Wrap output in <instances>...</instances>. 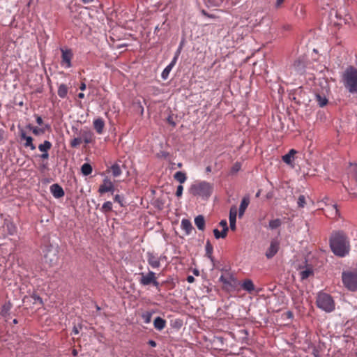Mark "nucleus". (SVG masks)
<instances>
[{
	"label": "nucleus",
	"mask_w": 357,
	"mask_h": 357,
	"mask_svg": "<svg viewBox=\"0 0 357 357\" xmlns=\"http://www.w3.org/2000/svg\"><path fill=\"white\" fill-rule=\"evenodd\" d=\"M330 247L333 252L340 257L348 255L350 250L349 241L342 231H337L332 234L330 238Z\"/></svg>",
	"instance_id": "1"
},
{
	"label": "nucleus",
	"mask_w": 357,
	"mask_h": 357,
	"mask_svg": "<svg viewBox=\"0 0 357 357\" xmlns=\"http://www.w3.org/2000/svg\"><path fill=\"white\" fill-rule=\"evenodd\" d=\"M189 190L194 196L208 199L213 191V185L206 181H197L191 185Z\"/></svg>",
	"instance_id": "2"
},
{
	"label": "nucleus",
	"mask_w": 357,
	"mask_h": 357,
	"mask_svg": "<svg viewBox=\"0 0 357 357\" xmlns=\"http://www.w3.org/2000/svg\"><path fill=\"white\" fill-rule=\"evenodd\" d=\"M343 84L351 93H357V69L348 67L342 75Z\"/></svg>",
	"instance_id": "3"
},
{
	"label": "nucleus",
	"mask_w": 357,
	"mask_h": 357,
	"mask_svg": "<svg viewBox=\"0 0 357 357\" xmlns=\"http://www.w3.org/2000/svg\"><path fill=\"white\" fill-rule=\"evenodd\" d=\"M317 307L320 309L331 312L335 309V303L332 297L326 293H319L317 298Z\"/></svg>",
	"instance_id": "4"
},
{
	"label": "nucleus",
	"mask_w": 357,
	"mask_h": 357,
	"mask_svg": "<svg viewBox=\"0 0 357 357\" xmlns=\"http://www.w3.org/2000/svg\"><path fill=\"white\" fill-rule=\"evenodd\" d=\"M139 275H140L139 282L142 286L153 285L158 290H160V283L158 281L155 273L149 271L148 273L142 272Z\"/></svg>",
	"instance_id": "5"
},
{
	"label": "nucleus",
	"mask_w": 357,
	"mask_h": 357,
	"mask_svg": "<svg viewBox=\"0 0 357 357\" xmlns=\"http://www.w3.org/2000/svg\"><path fill=\"white\" fill-rule=\"evenodd\" d=\"M342 282L351 291L357 290V272H344L342 273Z\"/></svg>",
	"instance_id": "6"
},
{
	"label": "nucleus",
	"mask_w": 357,
	"mask_h": 357,
	"mask_svg": "<svg viewBox=\"0 0 357 357\" xmlns=\"http://www.w3.org/2000/svg\"><path fill=\"white\" fill-rule=\"evenodd\" d=\"M220 282H221L224 285V289L229 291L232 289H235L237 284V280L230 274L227 275H222L219 278Z\"/></svg>",
	"instance_id": "7"
},
{
	"label": "nucleus",
	"mask_w": 357,
	"mask_h": 357,
	"mask_svg": "<svg viewBox=\"0 0 357 357\" xmlns=\"http://www.w3.org/2000/svg\"><path fill=\"white\" fill-rule=\"evenodd\" d=\"M61 65L65 68H69L72 66L71 60L73 58V53L70 49H61Z\"/></svg>",
	"instance_id": "8"
},
{
	"label": "nucleus",
	"mask_w": 357,
	"mask_h": 357,
	"mask_svg": "<svg viewBox=\"0 0 357 357\" xmlns=\"http://www.w3.org/2000/svg\"><path fill=\"white\" fill-rule=\"evenodd\" d=\"M165 258V256H158L153 252H148L146 253V259L149 265L153 268H158L160 267V261Z\"/></svg>",
	"instance_id": "9"
},
{
	"label": "nucleus",
	"mask_w": 357,
	"mask_h": 357,
	"mask_svg": "<svg viewBox=\"0 0 357 357\" xmlns=\"http://www.w3.org/2000/svg\"><path fill=\"white\" fill-rule=\"evenodd\" d=\"M37 126L33 129V134L39 132L44 133L50 131V126L48 123L45 122L43 119L38 115H35Z\"/></svg>",
	"instance_id": "10"
},
{
	"label": "nucleus",
	"mask_w": 357,
	"mask_h": 357,
	"mask_svg": "<svg viewBox=\"0 0 357 357\" xmlns=\"http://www.w3.org/2000/svg\"><path fill=\"white\" fill-rule=\"evenodd\" d=\"M329 198L325 197L322 202L326 204V205L328 206L327 212L329 213V215L332 218H337L339 216V211L337 209L336 204H333L332 203H329Z\"/></svg>",
	"instance_id": "11"
},
{
	"label": "nucleus",
	"mask_w": 357,
	"mask_h": 357,
	"mask_svg": "<svg viewBox=\"0 0 357 357\" xmlns=\"http://www.w3.org/2000/svg\"><path fill=\"white\" fill-rule=\"evenodd\" d=\"M278 250L279 242L276 240H273L271 241L270 247L266 250L265 255L268 259H271L277 254Z\"/></svg>",
	"instance_id": "12"
},
{
	"label": "nucleus",
	"mask_w": 357,
	"mask_h": 357,
	"mask_svg": "<svg viewBox=\"0 0 357 357\" xmlns=\"http://www.w3.org/2000/svg\"><path fill=\"white\" fill-rule=\"evenodd\" d=\"M114 191V185L112 182L109 179H104L102 184H101L99 187L98 192L100 194H103L107 192H112Z\"/></svg>",
	"instance_id": "13"
},
{
	"label": "nucleus",
	"mask_w": 357,
	"mask_h": 357,
	"mask_svg": "<svg viewBox=\"0 0 357 357\" xmlns=\"http://www.w3.org/2000/svg\"><path fill=\"white\" fill-rule=\"evenodd\" d=\"M237 215V209L235 206L231 207L229 211V227L232 231L236 230V221Z\"/></svg>",
	"instance_id": "14"
},
{
	"label": "nucleus",
	"mask_w": 357,
	"mask_h": 357,
	"mask_svg": "<svg viewBox=\"0 0 357 357\" xmlns=\"http://www.w3.org/2000/svg\"><path fill=\"white\" fill-rule=\"evenodd\" d=\"M50 191L55 198H61L64 196L65 193L63 188L57 183L50 186Z\"/></svg>",
	"instance_id": "15"
},
{
	"label": "nucleus",
	"mask_w": 357,
	"mask_h": 357,
	"mask_svg": "<svg viewBox=\"0 0 357 357\" xmlns=\"http://www.w3.org/2000/svg\"><path fill=\"white\" fill-rule=\"evenodd\" d=\"M249 204H250V199H249V197H244L242 199L241 204H240V206H239V210H238V216H239V218H241L244 215V213H245L246 208H248Z\"/></svg>",
	"instance_id": "16"
},
{
	"label": "nucleus",
	"mask_w": 357,
	"mask_h": 357,
	"mask_svg": "<svg viewBox=\"0 0 357 357\" xmlns=\"http://www.w3.org/2000/svg\"><path fill=\"white\" fill-rule=\"evenodd\" d=\"M296 153L297 151L295 149H291L287 154L282 156L283 162L287 165H292Z\"/></svg>",
	"instance_id": "17"
},
{
	"label": "nucleus",
	"mask_w": 357,
	"mask_h": 357,
	"mask_svg": "<svg viewBox=\"0 0 357 357\" xmlns=\"http://www.w3.org/2000/svg\"><path fill=\"white\" fill-rule=\"evenodd\" d=\"M181 227L185 231L186 235H189L193 229L191 222L188 219H183L181 220Z\"/></svg>",
	"instance_id": "18"
},
{
	"label": "nucleus",
	"mask_w": 357,
	"mask_h": 357,
	"mask_svg": "<svg viewBox=\"0 0 357 357\" xmlns=\"http://www.w3.org/2000/svg\"><path fill=\"white\" fill-rule=\"evenodd\" d=\"M12 307L13 305L10 301L6 302L0 307V314L3 317H6L8 315H9Z\"/></svg>",
	"instance_id": "19"
},
{
	"label": "nucleus",
	"mask_w": 357,
	"mask_h": 357,
	"mask_svg": "<svg viewBox=\"0 0 357 357\" xmlns=\"http://www.w3.org/2000/svg\"><path fill=\"white\" fill-rule=\"evenodd\" d=\"M241 287L243 290L249 292V293H251L252 291H253L255 290V285H254V283L253 282L250 280V279H246L242 283H241Z\"/></svg>",
	"instance_id": "20"
},
{
	"label": "nucleus",
	"mask_w": 357,
	"mask_h": 357,
	"mask_svg": "<svg viewBox=\"0 0 357 357\" xmlns=\"http://www.w3.org/2000/svg\"><path fill=\"white\" fill-rule=\"evenodd\" d=\"M293 68L297 73L302 74L305 70V63L302 60L298 59L294 61Z\"/></svg>",
	"instance_id": "21"
},
{
	"label": "nucleus",
	"mask_w": 357,
	"mask_h": 357,
	"mask_svg": "<svg viewBox=\"0 0 357 357\" xmlns=\"http://www.w3.org/2000/svg\"><path fill=\"white\" fill-rule=\"evenodd\" d=\"M153 326L157 330L162 331L166 326V321L162 318L158 317L154 319Z\"/></svg>",
	"instance_id": "22"
},
{
	"label": "nucleus",
	"mask_w": 357,
	"mask_h": 357,
	"mask_svg": "<svg viewBox=\"0 0 357 357\" xmlns=\"http://www.w3.org/2000/svg\"><path fill=\"white\" fill-rule=\"evenodd\" d=\"M195 224L200 231H204L205 229V220L203 215H199L195 218Z\"/></svg>",
	"instance_id": "23"
},
{
	"label": "nucleus",
	"mask_w": 357,
	"mask_h": 357,
	"mask_svg": "<svg viewBox=\"0 0 357 357\" xmlns=\"http://www.w3.org/2000/svg\"><path fill=\"white\" fill-rule=\"evenodd\" d=\"M21 142L25 141L24 146L30 147L31 150H34L36 149L35 145L33 144V139L29 135H21Z\"/></svg>",
	"instance_id": "24"
},
{
	"label": "nucleus",
	"mask_w": 357,
	"mask_h": 357,
	"mask_svg": "<svg viewBox=\"0 0 357 357\" xmlns=\"http://www.w3.org/2000/svg\"><path fill=\"white\" fill-rule=\"evenodd\" d=\"M104 126L105 123L102 119L99 118L94 120L93 127L97 132L101 133L103 131Z\"/></svg>",
	"instance_id": "25"
},
{
	"label": "nucleus",
	"mask_w": 357,
	"mask_h": 357,
	"mask_svg": "<svg viewBox=\"0 0 357 357\" xmlns=\"http://www.w3.org/2000/svg\"><path fill=\"white\" fill-rule=\"evenodd\" d=\"M68 87L64 84H61L58 88V96L61 98H65L67 96Z\"/></svg>",
	"instance_id": "26"
},
{
	"label": "nucleus",
	"mask_w": 357,
	"mask_h": 357,
	"mask_svg": "<svg viewBox=\"0 0 357 357\" xmlns=\"http://www.w3.org/2000/svg\"><path fill=\"white\" fill-rule=\"evenodd\" d=\"M174 178L182 184L187 180L186 174L183 172H177L174 174Z\"/></svg>",
	"instance_id": "27"
},
{
	"label": "nucleus",
	"mask_w": 357,
	"mask_h": 357,
	"mask_svg": "<svg viewBox=\"0 0 357 357\" xmlns=\"http://www.w3.org/2000/svg\"><path fill=\"white\" fill-rule=\"evenodd\" d=\"M316 101L321 107L326 106L328 103V99L320 94H316Z\"/></svg>",
	"instance_id": "28"
},
{
	"label": "nucleus",
	"mask_w": 357,
	"mask_h": 357,
	"mask_svg": "<svg viewBox=\"0 0 357 357\" xmlns=\"http://www.w3.org/2000/svg\"><path fill=\"white\" fill-rule=\"evenodd\" d=\"M81 172L83 175L88 176L92 172V167L89 163H84L82 165L81 167Z\"/></svg>",
	"instance_id": "29"
},
{
	"label": "nucleus",
	"mask_w": 357,
	"mask_h": 357,
	"mask_svg": "<svg viewBox=\"0 0 357 357\" xmlns=\"http://www.w3.org/2000/svg\"><path fill=\"white\" fill-rule=\"evenodd\" d=\"M312 275H313V270L310 267L306 268L305 270L302 271L300 273L301 280H305V279L308 278Z\"/></svg>",
	"instance_id": "30"
},
{
	"label": "nucleus",
	"mask_w": 357,
	"mask_h": 357,
	"mask_svg": "<svg viewBox=\"0 0 357 357\" xmlns=\"http://www.w3.org/2000/svg\"><path fill=\"white\" fill-rule=\"evenodd\" d=\"M52 147V143L49 141H45L38 146V149L41 152H47Z\"/></svg>",
	"instance_id": "31"
},
{
	"label": "nucleus",
	"mask_w": 357,
	"mask_h": 357,
	"mask_svg": "<svg viewBox=\"0 0 357 357\" xmlns=\"http://www.w3.org/2000/svg\"><path fill=\"white\" fill-rule=\"evenodd\" d=\"M281 225H282L281 220L279 218H277V219L271 220L269 222L268 226L271 229H275L280 227L281 226Z\"/></svg>",
	"instance_id": "32"
},
{
	"label": "nucleus",
	"mask_w": 357,
	"mask_h": 357,
	"mask_svg": "<svg viewBox=\"0 0 357 357\" xmlns=\"http://www.w3.org/2000/svg\"><path fill=\"white\" fill-rule=\"evenodd\" d=\"M111 170L112 172V175L115 177L120 176L122 172L120 166L118 164H114L111 167Z\"/></svg>",
	"instance_id": "33"
},
{
	"label": "nucleus",
	"mask_w": 357,
	"mask_h": 357,
	"mask_svg": "<svg viewBox=\"0 0 357 357\" xmlns=\"http://www.w3.org/2000/svg\"><path fill=\"white\" fill-rule=\"evenodd\" d=\"M213 234H214L215 238L217 239H219L220 238H225L227 235V232L225 231H223V230L220 232L218 229H214Z\"/></svg>",
	"instance_id": "34"
},
{
	"label": "nucleus",
	"mask_w": 357,
	"mask_h": 357,
	"mask_svg": "<svg viewBox=\"0 0 357 357\" xmlns=\"http://www.w3.org/2000/svg\"><path fill=\"white\" fill-rule=\"evenodd\" d=\"M112 210V203L109 201L105 202L101 208L103 213H108Z\"/></svg>",
	"instance_id": "35"
},
{
	"label": "nucleus",
	"mask_w": 357,
	"mask_h": 357,
	"mask_svg": "<svg viewBox=\"0 0 357 357\" xmlns=\"http://www.w3.org/2000/svg\"><path fill=\"white\" fill-rule=\"evenodd\" d=\"M151 317H152V313L150 312H145L142 315V317L146 324H149L151 322Z\"/></svg>",
	"instance_id": "36"
},
{
	"label": "nucleus",
	"mask_w": 357,
	"mask_h": 357,
	"mask_svg": "<svg viewBox=\"0 0 357 357\" xmlns=\"http://www.w3.org/2000/svg\"><path fill=\"white\" fill-rule=\"evenodd\" d=\"M82 142V139L81 137L74 138L70 142V145H71L72 147H77L78 146L80 145Z\"/></svg>",
	"instance_id": "37"
},
{
	"label": "nucleus",
	"mask_w": 357,
	"mask_h": 357,
	"mask_svg": "<svg viewBox=\"0 0 357 357\" xmlns=\"http://www.w3.org/2000/svg\"><path fill=\"white\" fill-rule=\"evenodd\" d=\"M298 206L299 207L303 208L305 205V197L304 195H300L297 202Z\"/></svg>",
	"instance_id": "38"
},
{
	"label": "nucleus",
	"mask_w": 357,
	"mask_h": 357,
	"mask_svg": "<svg viewBox=\"0 0 357 357\" xmlns=\"http://www.w3.org/2000/svg\"><path fill=\"white\" fill-rule=\"evenodd\" d=\"M206 255L209 257H211V255L213 252V246L208 241L206 243Z\"/></svg>",
	"instance_id": "39"
},
{
	"label": "nucleus",
	"mask_w": 357,
	"mask_h": 357,
	"mask_svg": "<svg viewBox=\"0 0 357 357\" xmlns=\"http://www.w3.org/2000/svg\"><path fill=\"white\" fill-rule=\"evenodd\" d=\"M220 227L222 228L223 231H228L229 228L227 226V222L226 220H222L219 223Z\"/></svg>",
	"instance_id": "40"
},
{
	"label": "nucleus",
	"mask_w": 357,
	"mask_h": 357,
	"mask_svg": "<svg viewBox=\"0 0 357 357\" xmlns=\"http://www.w3.org/2000/svg\"><path fill=\"white\" fill-rule=\"evenodd\" d=\"M241 169V165L238 162L235 163L231 167V172L232 174L237 172Z\"/></svg>",
	"instance_id": "41"
},
{
	"label": "nucleus",
	"mask_w": 357,
	"mask_h": 357,
	"mask_svg": "<svg viewBox=\"0 0 357 357\" xmlns=\"http://www.w3.org/2000/svg\"><path fill=\"white\" fill-rule=\"evenodd\" d=\"M183 187L182 185H179L177 187L176 192V196L178 197H181L183 194Z\"/></svg>",
	"instance_id": "42"
},
{
	"label": "nucleus",
	"mask_w": 357,
	"mask_h": 357,
	"mask_svg": "<svg viewBox=\"0 0 357 357\" xmlns=\"http://www.w3.org/2000/svg\"><path fill=\"white\" fill-rule=\"evenodd\" d=\"M170 71H171V70H170L169 69L168 70V68H165L163 70L162 73V77L163 79H167V77H168V75H169V73H170Z\"/></svg>",
	"instance_id": "43"
},
{
	"label": "nucleus",
	"mask_w": 357,
	"mask_h": 357,
	"mask_svg": "<svg viewBox=\"0 0 357 357\" xmlns=\"http://www.w3.org/2000/svg\"><path fill=\"white\" fill-rule=\"evenodd\" d=\"M174 119H176V118L174 116H169L167 119V122L169 123V125H171L173 127L175 126V125H176V123L174 122Z\"/></svg>",
	"instance_id": "44"
},
{
	"label": "nucleus",
	"mask_w": 357,
	"mask_h": 357,
	"mask_svg": "<svg viewBox=\"0 0 357 357\" xmlns=\"http://www.w3.org/2000/svg\"><path fill=\"white\" fill-rule=\"evenodd\" d=\"M114 202H118L121 206H123V198L120 195H115Z\"/></svg>",
	"instance_id": "45"
},
{
	"label": "nucleus",
	"mask_w": 357,
	"mask_h": 357,
	"mask_svg": "<svg viewBox=\"0 0 357 357\" xmlns=\"http://www.w3.org/2000/svg\"><path fill=\"white\" fill-rule=\"evenodd\" d=\"M83 140L86 144L91 143L93 142L92 135H85V137Z\"/></svg>",
	"instance_id": "46"
},
{
	"label": "nucleus",
	"mask_w": 357,
	"mask_h": 357,
	"mask_svg": "<svg viewBox=\"0 0 357 357\" xmlns=\"http://www.w3.org/2000/svg\"><path fill=\"white\" fill-rule=\"evenodd\" d=\"M40 158L43 160H47L49 158V153L47 152H43V153L40 155Z\"/></svg>",
	"instance_id": "47"
},
{
	"label": "nucleus",
	"mask_w": 357,
	"mask_h": 357,
	"mask_svg": "<svg viewBox=\"0 0 357 357\" xmlns=\"http://www.w3.org/2000/svg\"><path fill=\"white\" fill-rule=\"evenodd\" d=\"M148 344L152 347H155L157 346L156 342L152 340H149Z\"/></svg>",
	"instance_id": "48"
},
{
	"label": "nucleus",
	"mask_w": 357,
	"mask_h": 357,
	"mask_svg": "<svg viewBox=\"0 0 357 357\" xmlns=\"http://www.w3.org/2000/svg\"><path fill=\"white\" fill-rule=\"evenodd\" d=\"M186 280L189 283H192L195 281V278L192 275H188Z\"/></svg>",
	"instance_id": "49"
},
{
	"label": "nucleus",
	"mask_w": 357,
	"mask_h": 357,
	"mask_svg": "<svg viewBox=\"0 0 357 357\" xmlns=\"http://www.w3.org/2000/svg\"><path fill=\"white\" fill-rule=\"evenodd\" d=\"M178 56H176V55H174V58H173V59H172V61H171L170 63H172L174 66H175V64L176 63V61L178 60Z\"/></svg>",
	"instance_id": "50"
},
{
	"label": "nucleus",
	"mask_w": 357,
	"mask_h": 357,
	"mask_svg": "<svg viewBox=\"0 0 357 357\" xmlns=\"http://www.w3.org/2000/svg\"><path fill=\"white\" fill-rule=\"evenodd\" d=\"M79 89L84 91L86 89V84L84 82H82L79 86Z\"/></svg>",
	"instance_id": "51"
},
{
	"label": "nucleus",
	"mask_w": 357,
	"mask_h": 357,
	"mask_svg": "<svg viewBox=\"0 0 357 357\" xmlns=\"http://www.w3.org/2000/svg\"><path fill=\"white\" fill-rule=\"evenodd\" d=\"M181 47H178L176 50V52H175V55L176 56H179L180 54H181Z\"/></svg>",
	"instance_id": "52"
},
{
	"label": "nucleus",
	"mask_w": 357,
	"mask_h": 357,
	"mask_svg": "<svg viewBox=\"0 0 357 357\" xmlns=\"http://www.w3.org/2000/svg\"><path fill=\"white\" fill-rule=\"evenodd\" d=\"M284 0H277L276 1V6L279 7L284 2Z\"/></svg>",
	"instance_id": "53"
},
{
	"label": "nucleus",
	"mask_w": 357,
	"mask_h": 357,
	"mask_svg": "<svg viewBox=\"0 0 357 357\" xmlns=\"http://www.w3.org/2000/svg\"><path fill=\"white\" fill-rule=\"evenodd\" d=\"M77 354H78V352H77V349H73V351H72V354H73L74 356H77Z\"/></svg>",
	"instance_id": "54"
},
{
	"label": "nucleus",
	"mask_w": 357,
	"mask_h": 357,
	"mask_svg": "<svg viewBox=\"0 0 357 357\" xmlns=\"http://www.w3.org/2000/svg\"><path fill=\"white\" fill-rule=\"evenodd\" d=\"M84 3H89L93 1V0H82Z\"/></svg>",
	"instance_id": "55"
},
{
	"label": "nucleus",
	"mask_w": 357,
	"mask_h": 357,
	"mask_svg": "<svg viewBox=\"0 0 357 357\" xmlns=\"http://www.w3.org/2000/svg\"><path fill=\"white\" fill-rule=\"evenodd\" d=\"M78 98H80V99H82L84 98V94L83 93H79L78 94Z\"/></svg>",
	"instance_id": "56"
},
{
	"label": "nucleus",
	"mask_w": 357,
	"mask_h": 357,
	"mask_svg": "<svg viewBox=\"0 0 357 357\" xmlns=\"http://www.w3.org/2000/svg\"><path fill=\"white\" fill-rule=\"evenodd\" d=\"M73 332L74 333V334H78L79 333V331H78V329L76 327H74V328L73 330Z\"/></svg>",
	"instance_id": "57"
},
{
	"label": "nucleus",
	"mask_w": 357,
	"mask_h": 357,
	"mask_svg": "<svg viewBox=\"0 0 357 357\" xmlns=\"http://www.w3.org/2000/svg\"><path fill=\"white\" fill-rule=\"evenodd\" d=\"M174 66L172 63H169L166 68H168V70L169 69L170 70H172V68L174 67Z\"/></svg>",
	"instance_id": "58"
},
{
	"label": "nucleus",
	"mask_w": 357,
	"mask_h": 357,
	"mask_svg": "<svg viewBox=\"0 0 357 357\" xmlns=\"http://www.w3.org/2000/svg\"><path fill=\"white\" fill-rule=\"evenodd\" d=\"M354 176L357 181V166L356 167L355 170H354Z\"/></svg>",
	"instance_id": "59"
},
{
	"label": "nucleus",
	"mask_w": 357,
	"mask_h": 357,
	"mask_svg": "<svg viewBox=\"0 0 357 357\" xmlns=\"http://www.w3.org/2000/svg\"><path fill=\"white\" fill-rule=\"evenodd\" d=\"M40 168H41V169H46V168H47V164H42V165H40Z\"/></svg>",
	"instance_id": "60"
},
{
	"label": "nucleus",
	"mask_w": 357,
	"mask_h": 357,
	"mask_svg": "<svg viewBox=\"0 0 357 357\" xmlns=\"http://www.w3.org/2000/svg\"><path fill=\"white\" fill-rule=\"evenodd\" d=\"M182 166H183V165H182V163H181V162H179V163H178V164H177V167H178V168H181V167H182Z\"/></svg>",
	"instance_id": "61"
},
{
	"label": "nucleus",
	"mask_w": 357,
	"mask_h": 357,
	"mask_svg": "<svg viewBox=\"0 0 357 357\" xmlns=\"http://www.w3.org/2000/svg\"><path fill=\"white\" fill-rule=\"evenodd\" d=\"M194 274L196 275H199V271L197 270L194 271Z\"/></svg>",
	"instance_id": "62"
},
{
	"label": "nucleus",
	"mask_w": 357,
	"mask_h": 357,
	"mask_svg": "<svg viewBox=\"0 0 357 357\" xmlns=\"http://www.w3.org/2000/svg\"><path fill=\"white\" fill-rule=\"evenodd\" d=\"M13 322L14 324H17L18 323V321L16 319H13Z\"/></svg>",
	"instance_id": "63"
},
{
	"label": "nucleus",
	"mask_w": 357,
	"mask_h": 357,
	"mask_svg": "<svg viewBox=\"0 0 357 357\" xmlns=\"http://www.w3.org/2000/svg\"><path fill=\"white\" fill-rule=\"evenodd\" d=\"M211 169L210 167H206V172H211Z\"/></svg>",
	"instance_id": "64"
}]
</instances>
